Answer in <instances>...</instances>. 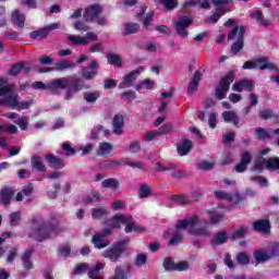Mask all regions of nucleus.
I'll use <instances>...</instances> for the list:
<instances>
[{"label": "nucleus", "mask_w": 279, "mask_h": 279, "mask_svg": "<svg viewBox=\"0 0 279 279\" xmlns=\"http://www.w3.org/2000/svg\"><path fill=\"white\" fill-rule=\"evenodd\" d=\"M85 83L82 78L73 77H60L52 80L49 84H45L41 81L34 82L32 87L34 90H64L68 88L64 95L65 101H71L75 93L84 90Z\"/></svg>", "instance_id": "nucleus-1"}, {"label": "nucleus", "mask_w": 279, "mask_h": 279, "mask_svg": "<svg viewBox=\"0 0 279 279\" xmlns=\"http://www.w3.org/2000/svg\"><path fill=\"white\" fill-rule=\"evenodd\" d=\"M33 230L36 232V239L39 243L41 241H47L51 234H60L62 228H60V221L58 216L52 214L50 216V221L46 222L43 219H33Z\"/></svg>", "instance_id": "nucleus-2"}, {"label": "nucleus", "mask_w": 279, "mask_h": 279, "mask_svg": "<svg viewBox=\"0 0 279 279\" xmlns=\"http://www.w3.org/2000/svg\"><path fill=\"white\" fill-rule=\"evenodd\" d=\"M130 238L114 242L109 250L105 251L104 258H108L111 263H117L130 250Z\"/></svg>", "instance_id": "nucleus-3"}, {"label": "nucleus", "mask_w": 279, "mask_h": 279, "mask_svg": "<svg viewBox=\"0 0 279 279\" xmlns=\"http://www.w3.org/2000/svg\"><path fill=\"white\" fill-rule=\"evenodd\" d=\"M157 171H168V174L171 175L174 180H184L189 178L186 171L179 169L174 163L162 165V162H157Z\"/></svg>", "instance_id": "nucleus-4"}, {"label": "nucleus", "mask_w": 279, "mask_h": 279, "mask_svg": "<svg viewBox=\"0 0 279 279\" xmlns=\"http://www.w3.org/2000/svg\"><path fill=\"white\" fill-rule=\"evenodd\" d=\"M191 25H193V19L189 16L180 17L174 24L177 34L181 36V38H186L189 36V27H191Z\"/></svg>", "instance_id": "nucleus-5"}, {"label": "nucleus", "mask_w": 279, "mask_h": 279, "mask_svg": "<svg viewBox=\"0 0 279 279\" xmlns=\"http://www.w3.org/2000/svg\"><path fill=\"white\" fill-rule=\"evenodd\" d=\"M163 269H166V271H187L189 262L183 260L175 264L171 257H166L163 259Z\"/></svg>", "instance_id": "nucleus-6"}, {"label": "nucleus", "mask_w": 279, "mask_h": 279, "mask_svg": "<svg viewBox=\"0 0 279 279\" xmlns=\"http://www.w3.org/2000/svg\"><path fill=\"white\" fill-rule=\"evenodd\" d=\"M143 71H145V68L143 66H138L137 69L131 71L124 76L123 82L119 84L118 88L123 89L133 86L134 82H136V77H138Z\"/></svg>", "instance_id": "nucleus-7"}, {"label": "nucleus", "mask_w": 279, "mask_h": 279, "mask_svg": "<svg viewBox=\"0 0 279 279\" xmlns=\"http://www.w3.org/2000/svg\"><path fill=\"white\" fill-rule=\"evenodd\" d=\"M104 12V8L101 5L94 3L86 8L84 13V19L87 23H93V21H97L99 15Z\"/></svg>", "instance_id": "nucleus-8"}, {"label": "nucleus", "mask_w": 279, "mask_h": 279, "mask_svg": "<svg viewBox=\"0 0 279 279\" xmlns=\"http://www.w3.org/2000/svg\"><path fill=\"white\" fill-rule=\"evenodd\" d=\"M59 25L58 23L50 24L44 28H39L37 31H33L29 36L32 40H43L49 36L50 32H53V29H58Z\"/></svg>", "instance_id": "nucleus-9"}, {"label": "nucleus", "mask_w": 279, "mask_h": 279, "mask_svg": "<svg viewBox=\"0 0 279 279\" xmlns=\"http://www.w3.org/2000/svg\"><path fill=\"white\" fill-rule=\"evenodd\" d=\"M252 229L262 234H271V222L269 219H259L253 222Z\"/></svg>", "instance_id": "nucleus-10"}, {"label": "nucleus", "mask_w": 279, "mask_h": 279, "mask_svg": "<svg viewBox=\"0 0 279 279\" xmlns=\"http://www.w3.org/2000/svg\"><path fill=\"white\" fill-rule=\"evenodd\" d=\"M245 32H247V28L245 26L241 25L240 32H239V37L234 41V44L231 46L232 53H234V54L239 53L245 46Z\"/></svg>", "instance_id": "nucleus-11"}, {"label": "nucleus", "mask_w": 279, "mask_h": 279, "mask_svg": "<svg viewBox=\"0 0 279 279\" xmlns=\"http://www.w3.org/2000/svg\"><path fill=\"white\" fill-rule=\"evenodd\" d=\"M89 69H90L89 71H88V68L86 66H83L81 69L83 80H86V81L95 80V77H97L98 75L97 69H99V63H97V61H92L89 64Z\"/></svg>", "instance_id": "nucleus-12"}, {"label": "nucleus", "mask_w": 279, "mask_h": 279, "mask_svg": "<svg viewBox=\"0 0 279 279\" xmlns=\"http://www.w3.org/2000/svg\"><path fill=\"white\" fill-rule=\"evenodd\" d=\"M45 159L48 162V167H50V169H53L54 171H59L60 169H64L65 167L64 159L53 154L45 155Z\"/></svg>", "instance_id": "nucleus-13"}, {"label": "nucleus", "mask_w": 279, "mask_h": 279, "mask_svg": "<svg viewBox=\"0 0 279 279\" xmlns=\"http://www.w3.org/2000/svg\"><path fill=\"white\" fill-rule=\"evenodd\" d=\"M15 193L16 192L11 186H8V185L2 186L0 190V197H1L2 204L4 206H10L12 204V199H14Z\"/></svg>", "instance_id": "nucleus-14"}, {"label": "nucleus", "mask_w": 279, "mask_h": 279, "mask_svg": "<svg viewBox=\"0 0 279 279\" xmlns=\"http://www.w3.org/2000/svg\"><path fill=\"white\" fill-rule=\"evenodd\" d=\"M232 90H235L236 93H243V90L252 93V90H254V82L248 78H242L232 85Z\"/></svg>", "instance_id": "nucleus-15"}, {"label": "nucleus", "mask_w": 279, "mask_h": 279, "mask_svg": "<svg viewBox=\"0 0 279 279\" xmlns=\"http://www.w3.org/2000/svg\"><path fill=\"white\" fill-rule=\"evenodd\" d=\"M128 222V217L123 214H117L114 215L110 220H107L105 223L109 228H112L113 230L121 229V223Z\"/></svg>", "instance_id": "nucleus-16"}, {"label": "nucleus", "mask_w": 279, "mask_h": 279, "mask_svg": "<svg viewBox=\"0 0 279 279\" xmlns=\"http://www.w3.org/2000/svg\"><path fill=\"white\" fill-rule=\"evenodd\" d=\"M113 134L121 136L123 134V128H125V118L121 114H116L112 120Z\"/></svg>", "instance_id": "nucleus-17"}, {"label": "nucleus", "mask_w": 279, "mask_h": 279, "mask_svg": "<svg viewBox=\"0 0 279 279\" xmlns=\"http://www.w3.org/2000/svg\"><path fill=\"white\" fill-rule=\"evenodd\" d=\"M257 69L259 71H275L276 73H279V68L276 66L274 63L269 62V58L267 57H260L257 59Z\"/></svg>", "instance_id": "nucleus-18"}, {"label": "nucleus", "mask_w": 279, "mask_h": 279, "mask_svg": "<svg viewBox=\"0 0 279 279\" xmlns=\"http://www.w3.org/2000/svg\"><path fill=\"white\" fill-rule=\"evenodd\" d=\"M222 119H223V121H226V123H232L233 128H236V129L241 128L239 125L241 123V118L234 111L222 112Z\"/></svg>", "instance_id": "nucleus-19"}, {"label": "nucleus", "mask_w": 279, "mask_h": 279, "mask_svg": "<svg viewBox=\"0 0 279 279\" xmlns=\"http://www.w3.org/2000/svg\"><path fill=\"white\" fill-rule=\"evenodd\" d=\"M31 166L35 169V171H38L39 173L47 172V166L44 165L43 157L39 155H33L31 157Z\"/></svg>", "instance_id": "nucleus-20"}, {"label": "nucleus", "mask_w": 279, "mask_h": 279, "mask_svg": "<svg viewBox=\"0 0 279 279\" xmlns=\"http://www.w3.org/2000/svg\"><path fill=\"white\" fill-rule=\"evenodd\" d=\"M11 21L16 25L17 29H23L25 27V14L21 13L19 9L12 12Z\"/></svg>", "instance_id": "nucleus-21"}, {"label": "nucleus", "mask_w": 279, "mask_h": 279, "mask_svg": "<svg viewBox=\"0 0 279 279\" xmlns=\"http://www.w3.org/2000/svg\"><path fill=\"white\" fill-rule=\"evenodd\" d=\"M92 243L96 250H104L110 245V242L106 240L101 234L95 233L92 238Z\"/></svg>", "instance_id": "nucleus-22"}, {"label": "nucleus", "mask_w": 279, "mask_h": 279, "mask_svg": "<svg viewBox=\"0 0 279 279\" xmlns=\"http://www.w3.org/2000/svg\"><path fill=\"white\" fill-rule=\"evenodd\" d=\"M191 149H193V141L186 138L183 140L181 145L177 146L179 156H189V154H191Z\"/></svg>", "instance_id": "nucleus-23"}, {"label": "nucleus", "mask_w": 279, "mask_h": 279, "mask_svg": "<svg viewBox=\"0 0 279 279\" xmlns=\"http://www.w3.org/2000/svg\"><path fill=\"white\" fill-rule=\"evenodd\" d=\"M199 82H202V72L196 71L187 85V94L193 95L195 90H197V86H199Z\"/></svg>", "instance_id": "nucleus-24"}, {"label": "nucleus", "mask_w": 279, "mask_h": 279, "mask_svg": "<svg viewBox=\"0 0 279 279\" xmlns=\"http://www.w3.org/2000/svg\"><path fill=\"white\" fill-rule=\"evenodd\" d=\"M114 148L112 147V144L109 142H102L99 144V147L97 149V156H101L102 158H108L110 154H112V150Z\"/></svg>", "instance_id": "nucleus-25"}, {"label": "nucleus", "mask_w": 279, "mask_h": 279, "mask_svg": "<svg viewBox=\"0 0 279 279\" xmlns=\"http://www.w3.org/2000/svg\"><path fill=\"white\" fill-rule=\"evenodd\" d=\"M234 82V72L229 71L225 76L219 81V88H225V90H230V84Z\"/></svg>", "instance_id": "nucleus-26"}, {"label": "nucleus", "mask_w": 279, "mask_h": 279, "mask_svg": "<svg viewBox=\"0 0 279 279\" xmlns=\"http://www.w3.org/2000/svg\"><path fill=\"white\" fill-rule=\"evenodd\" d=\"M228 242V233L226 231H220L216 233V236L210 241L211 247H217L223 245Z\"/></svg>", "instance_id": "nucleus-27"}, {"label": "nucleus", "mask_w": 279, "mask_h": 279, "mask_svg": "<svg viewBox=\"0 0 279 279\" xmlns=\"http://www.w3.org/2000/svg\"><path fill=\"white\" fill-rule=\"evenodd\" d=\"M106 268V264L96 263L94 268H90L87 272L88 278L90 279H104V277L99 276V272Z\"/></svg>", "instance_id": "nucleus-28"}, {"label": "nucleus", "mask_w": 279, "mask_h": 279, "mask_svg": "<svg viewBox=\"0 0 279 279\" xmlns=\"http://www.w3.org/2000/svg\"><path fill=\"white\" fill-rule=\"evenodd\" d=\"M110 215L106 207H96L92 209V218L95 220L104 219Z\"/></svg>", "instance_id": "nucleus-29"}, {"label": "nucleus", "mask_w": 279, "mask_h": 279, "mask_svg": "<svg viewBox=\"0 0 279 279\" xmlns=\"http://www.w3.org/2000/svg\"><path fill=\"white\" fill-rule=\"evenodd\" d=\"M256 265H260L262 263H267V260H271L269 257V253H267V250H257L253 254Z\"/></svg>", "instance_id": "nucleus-30"}, {"label": "nucleus", "mask_w": 279, "mask_h": 279, "mask_svg": "<svg viewBox=\"0 0 279 279\" xmlns=\"http://www.w3.org/2000/svg\"><path fill=\"white\" fill-rule=\"evenodd\" d=\"M207 214L209 215V222L211 226H217V223H221V221L226 219V215L211 209L207 210Z\"/></svg>", "instance_id": "nucleus-31"}, {"label": "nucleus", "mask_w": 279, "mask_h": 279, "mask_svg": "<svg viewBox=\"0 0 279 279\" xmlns=\"http://www.w3.org/2000/svg\"><path fill=\"white\" fill-rule=\"evenodd\" d=\"M257 116L262 119V121H267L269 119H279V113L275 112L271 109L259 110Z\"/></svg>", "instance_id": "nucleus-32"}, {"label": "nucleus", "mask_w": 279, "mask_h": 279, "mask_svg": "<svg viewBox=\"0 0 279 279\" xmlns=\"http://www.w3.org/2000/svg\"><path fill=\"white\" fill-rule=\"evenodd\" d=\"M32 254H33L32 250L25 251L23 253L22 263H23L24 269H27V270L34 269V263H32Z\"/></svg>", "instance_id": "nucleus-33"}, {"label": "nucleus", "mask_w": 279, "mask_h": 279, "mask_svg": "<svg viewBox=\"0 0 279 279\" xmlns=\"http://www.w3.org/2000/svg\"><path fill=\"white\" fill-rule=\"evenodd\" d=\"M247 230L250 228L242 226L238 230L233 231L232 234L230 235L231 241H241L244 236L247 234Z\"/></svg>", "instance_id": "nucleus-34"}, {"label": "nucleus", "mask_w": 279, "mask_h": 279, "mask_svg": "<svg viewBox=\"0 0 279 279\" xmlns=\"http://www.w3.org/2000/svg\"><path fill=\"white\" fill-rule=\"evenodd\" d=\"M254 138H256V141H269V138H271V133L264 128H257L255 130Z\"/></svg>", "instance_id": "nucleus-35"}, {"label": "nucleus", "mask_w": 279, "mask_h": 279, "mask_svg": "<svg viewBox=\"0 0 279 279\" xmlns=\"http://www.w3.org/2000/svg\"><path fill=\"white\" fill-rule=\"evenodd\" d=\"M170 199L172 202H177L179 206H187V204H191V198L186 194H173L171 195Z\"/></svg>", "instance_id": "nucleus-36"}, {"label": "nucleus", "mask_w": 279, "mask_h": 279, "mask_svg": "<svg viewBox=\"0 0 279 279\" xmlns=\"http://www.w3.org/2000/svg\"><path fill=\"white\" fill-rule=\"evenodd\" d=\"M107 60H108V64L118 66V69H121L123 66V60H121V57L117 53L107 54Z\"/></svg>", "instance_id": "nucleus-37"}, {"label": "nucleus", "mask_w": 279, "mask_h": 279, "mask_svg": "<svg viewBox=\"0 0 279 279\" xmlns=\"http://www.w3.org/2000/svg\"><path fill=\"white\" fill-rule=\"evenodd\" d=\"M23 69H25V61L15 63L9 69L8 75H10L11 77H16V75H19L23 71Z\"/></svg>", "instance_id": "nucleus-38"}, {"label": "nucleus", "mask_w": 279, "mask_h": 279, "mask_svg": "<svg viewBox=\"0 0 279 279\" xmlns=\"http://www.w3.org/2000/svg\"><path fill=\"white\" fill-rule=\"evenodd\" d=\"M254 17L256 19L259 27H269L271 25V21L265 19L263 11H256L254 13Z\"/></svg>", "instance_id": "nucleus-39"}, {"label": "nucleus", "mask_w": 279, "mask_h": 279, "mask_svg": "<svg viewBox=\"0 0 279 279\" xmlns=\"http://www.w3.org/2000/svg\"><path fill=\"white\" fill-rule=\"evenodd\" d=\"M83 202H85V204L101 202V193H99V191H92L90 195L83 197Z\"/></svg>", "instance_id": "nucleus-40"}, {"label": "nucleus", "mask_w": 279, "mask_h": 279, "mask_svg": "<svg viewBox=\"0 0 279 279\" xmlns=\"http://www.w3.org/2000/svg\"><path fill=\"white\" fill-rule=\"evenodd\" d=\"M125 223V233L130 234V232H145V228L143 227H138L136 225H134V222H130V219L126 218V222H122Z\"/></svg>", "instance_id": "nucleus-41"}, {"label": "nucleus", "mask_w": 279, "mask_h": 279, "mask_svg": "<svg viewBox=\"0 0 279 279\" xmlns=\"http://www.w3.org/2000/svg\"><path fill=\"white\" fill-rule=\"evenodd\" d=\"M119 180L114 178L106 179L101 182L102 189H112L113 191L119 190Z\"/></svg>", "instance_id": "nucleus-42"}, {"label": "nucleus", "mask_w": 279, "mask_h": 279, "mask_svg": "<svg viewBox=\"0 0 279 279\" xmlns=\"http://www.w3.org/2000/svg\"><path fill=\"white\" fill-rule=\"evenodd\" d=\"M141 29L138 23H126L124 25V36H130V34H136Z\"/></svg>", "instance_id": "nucleus-43"}, {"label": "nucleus", "mask_w": 279, "mask_h": 279, "mask_svg": "<svg viewBox=\"0 0 279 279\" xmlns=\"http://www.w3.org/2000/svg\"><path fill=\"white\" fill-rule=\"evenodd\" d=\"M267 171H279V157H270L267 159Z\"/></svg>", "instance_id": "nucleus-44"}, {"label": "nucleus", "mask_w": 279, "mask_h": 279, "mask_svg": "<svg viewBox=\"0 0 279 279\" xmlns=\"http://www.w3.org/2000/svg\"><path fill=\"white\" fill-rule=\"evenodd\" d=\"M255 171H258V173H263L265 169H267V158L265 157H259L255 161L254 166Z\"/></svg>", "instance_id": "nucleus-45"}, {"label": "nucleus", "mask_w": 279, "mask_h": 279, "mask_svg": "<svg viewBox=\"0 0 279 279\" xmlns=\"http://www.w3.org/2000/svg\"><path fill=\"white\" fill-rule=\"evenodd\" d=\"M68 40L72 44V45H82V46H86L88 45V40L85 37L82 36H75V35H70L68 37Z\"/></svg>", "instance_id": "nucleus-46"}, {"label": "nucleus", "mask_w": 279, "mask_h": 279, "mask_svg": "<svg viewBox=\"0 0 279 279\" xmlns=\"http://www.w3.org/2000/svg\"><path fill=\"white\" fill-rule=\"evenodd\" d=\"M66 69H75V63L66 60H61L56 63V71H64Z\"/></svg>", "instance_id": "nucleus-47"}, {"label": "nucleus", "mask_w": 279, "mask_h": 279, "mask_svg": "<svg viewBox=\"0 0 279 279\" xmlns=\"http://www.w3.org/2000/svg\"><path fill=\"white\" fill-rule=\"evenodd\" d=\"M161 5H163L167 12H171V10H175L178 8L179 2L178 0H159Z\"/></svg>", "instance_id": "nucleus-48"}, {"label": "nucleus", "mask_w": 279, "mask_h": 279, "mask_svg": "<svg viewBox=\"0 0 279 279\" xmlns=\"http://www.w3.org/2000/svg\"><path fill=\"white\" fill-rule=\"evenodd\" d=\"M214 195L216 199H226L227 202H233L234 196H232L230 193L225 192V191H215Z\"/></svg>", "instance_id": "nucleus-49"}, {"label": "nucleus", "mask_w": 279, "mask_h": 279, "mask_svg": "<svg viewBox=\"0 0 279 279\" xmlns=\"http://www.w3.org/2000/svg\"><path fill=\"white\" fill-rule=\"evenodd\" d=\"M102 169H117L123 167L122 161L119 160H106L101 163Z\"/></svg>", "instance_id": "nucleus-50"}, {"label": "nucleus", "mask_w": 279, "mask_h": 279, "mask_svg": "<svg viewBox=\"0 0 279 279\" xmlns=\"http://www.w3.org/2000/svg\"><path fill=\"white\" fill-rule=\"evenodd\" d=\"M189 233L196 236H210V231L206 227L190 230Z\"/></svg>", "instance_id": "nucleus-51"}, {"label": "nucleus", "mask_w": 279, "mask_h": 279, "mask_svg": "<svg viewBox=\"0 0 279 279\" xmlns=\"http://www.w3.org/2000/svg\"><path fill=\"white\" fill-rule=\"evenodd\" d=\"M149 195H151V187L148 186L147 184H142L140 186L138 197L141 199H145V198L149 197Z\"/></svg>", "instance_id": "nucleus-52"}, {"label": "nucleus", "mask_w": 279, "mask_h": 279, "mask_svg": "<svg viewBox=\"0 0 279 279\" xmlns=\"http://www.w3.org/2000/svg\"><path fill=\"white\" fill-rule=\"evenodd\" d=\"M251 182H257L262 189H267L269 186V181L265 177L255 175L250 178Z\"/></svg>", "instance_id": "nucleus-53"}, {"label": "nucleus", "mask_w": 279, "mask_h": 279, "mask_svg": "<svg viewBox=\"0 0 279 279\" xmlns=\"http://www.w3.org/2000/svg\"><path fill=\"white\" fill-rule=\"evenodd\" d=\"M269 258H278L279 256V242H274L271 246L267 250Z\"/></svg>", "instance_id": "nucleus-54"}, {"label": "nucleus", "mask_w": 279, "mask_h": 279, "mask_svg": "<svg viewBox=\"0 0 279 279\" xmlns=\"http://www.w3.org/2000/svg\"><path fill=\"white\" fill-rule=\"evenodd\" d=\"M226 14V8H217L216 12L210 15L208 19L211 21V23H217L219 19H221Z\"/></svg>", "instance_id": "nucleus-55"}, {"label": "nucleus", "mask_w": 279, "mask_h": 279, "mask_svg": "<svg viewBox=\"0 0 279 279\" xmlns=\"http://www.w3.org/2000/svg\"><path fill=\"white\" fill-rule=\"evenodd\" d=\"M109 279H128V272L121 266L114 268V275Z\"/></svg>", "instance_id": "nucleus-56"}, {"label": "nucleus", "mask_w": 279, "mask_h": 279, "mask_svg": "<svg viewBox=\"0 0 279 279\" xmlns=\"http://www.w3.org/2000/svg\"><path fill=\"white\" fill-rule=\"evenodd\" d=\"M4 101L5 104H8V106H10V108H12L13 110H16L19 106V97L16 95L8 96Z\"/></svg>", "instance_id": "nucleus-57"}, {"label": "nucleus", "mask_w": 279, "mask_h": 279, "mask_svg": "<svg viewBox=\"0 0 279 279\" xmlns=\"http://www.w3.org/2000/svg\"><path fill=\"white\" fill-rule=\"evenodd\" d=\"M235 258L239 265H242V266H245L250 263V256H247V253L245 252L238 253Z\"/></svg>", "instance_id": "nucleus-58"}, {"label": "nucleus", "mask_w": 279, "mask_h": 279, "mask_svg": "<svg viewBox=\"0 0 279 279\" xmlns=\"http://www.w3.org/2000/svg\"><path fill=\"white\" fill-rule=\"evenodd\" d=\"M120 97L123 99V101L132 102L134 99H136V92L125 90L121 94Z\"/></svg>", "instance_id": "nucleus-59"}, {"label": "nucleus", "mask_w": 279, "mask_h": 279, "mask_svg": "<svg viewBox=\"0 0 279 279\" xmlns=\"http://www.w3.org/2000/svg\"><path fill=\"white\" fill-rule=\"evenodd\" d=\"M89 267L90 266L87 263H81L75 266L73 274L74 276L86 274V270L89 269Z\"/></svg>", "instance_id": "nucleus-60"}, {"label": "nucleus", "mask_w": 279, "mask_h": 279, "mask_svg": "<svg viewBox=\"0 0 279 279\" xmlns=\"http://www.w3.org/2000/svg\"><path fill=\"white\" fill-rule=\"evenodd\" d=\"M84 99L87 101V104H95L100 97L99 93H85Z\"/></svg>", "instance_id": "nucleus-61"}, {"label": "nucleus", "mask_w": 279, "mask_h": 279, "mask_svg": "<svg viewBox=\"0 0 279 279\" xmlns=\"http://www.w3.org/2000/svg\"><path fill=\"white\" fill-rule=\"evenodd\" d=\"M135 265L136 267H143L147 265V255L145 253H140L135 257Z\"/></svg>", "instance_id": "nucleus-62"}, {"label": "nucleus", "mask_w": 279, "mask_h": 279, "mask_svg": "<svg viewBox=\"0 0 279 279\" xmlns=\"http://www.w3.org/2000/svg\"><path fill=\"white\" fill-rule=\"evenodd\" d=\"M16 125H19L20 130L25 132L27 130V125H29V118L22 117L15 121Z\"/></svg>", "instance_id": "nucleus-63"}, {"label": "nucleus", "mask_w": 279, "mask_h": 279, "mask_svg": "<svg viewBox=\"0 0 279 279\" xmlns=\"http://www.w3.org/2000/svg\"><path fill=\"white\" fill-rule=\"evenodd\" d=\"M19 221H21V211L10 214V225L13 228L19 226Z\"/></svg>", "instance_id": "nucleus-64"}]
</instances>
